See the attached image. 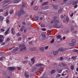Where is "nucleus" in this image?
Listing matches in <instances>:
<instances>
[{
  "instance_id": "f257e3e1",
  "label": "nucleus",
  "mask_w": 78,
  "mask_h": 78,
  "mask_svg": "<svg viewBox=\"0 0 78 78\" xmlns=\"http://www.w3.org/2000/svg\"><path fill=\"white\" fill-rule=\"evenodd\" d=\"M67 50V49L66 48H60L58 49L57 50V51L53 52V54L54 55H57L58 54V53L59 51H65Z\"/></svg>"
},
{
  "instance_id": "f03ea898",
  "label": "nucleus",
  "mask_w": 78,
  "mask_h": 78,
  "mask_svg": "<svg viewBox=\"0 0 78 78\" xmlns=\"http://www.w3.org/2000/svg\"><path fill=\"white\" fill-rule=\"evenodd\" d=\"M19 48H20L19 51H22L23 50H27V47L24 44H20L19 46Z\"/></svg>"
},
{
  "instance_id": "7ed1b4c3",
  "label": "nucleus",
  "mask_w": 78,
  "mask_h": 78,
  "mask_svg": "<svg viewBox=\"0 0 78 78\" xmlns=\"http://www.w3.org/2000/svg\"><path fill=\"white\" fill-rule=\"evenodd\" d=\"M59 22V21L58 20H55V22H54V25H53V27L55 28H61L60 26H58V23Z\"/></svg>"
},
{
  "instance_id": "20e7f679",
  "label": "nucleus",
  "mask_w": 78,
  "mask_h": 78,
  "mask_svg": "<svg viewBox=\"0 0 78 78\" xmlns=\"http://www.w3.org/2000/svg\"><path fill=\"white\" fill-rule=\"evenodd\" d=\"M24 12V11H23V7L22 8H21L20 11L18 13V17H20L21 15L23 14V13Z\"/></svg>"
},
{
  "instance_id": "39448f33",
  "label": "nucleus",
  "mask_w": 78,
  "mask_h": 78,
  "mask_svg": "<svg viewBox=\"0 0 78 78\" xmlns=\"http://www.w3.org/2000/svg\"><path fill=\"white\" fill-rule=\"evenodd\" d=\"M9 4V2L8 1H5L4 2V3L3 4L2 6L3 7H5V6H8V5Z\"/></svg>"
},
{
  "instance_id": "423d86ee",
  "label": "nucleus",
  "mask_w": 78,
  "mask_h": 78,
  "mask_svg": "<svg viewBox=\"0 0 78 78\" xmlns=\"http://www.w3.org/2000/svg\"><path fill=\"white\" fill-rule=\"evenodd\" d=\"M7 69L10 71H12L16 69V67H8Z\"/></svg>"
},
{
  "instance_id": "0eeeda50",
  "label": "nucleus",
  "mask_w": 78,
  "mask_h": 78,
  "mask_svg": "<svg viewBox=\"0 0 78 78\" xmlns=\"http://www.w3.org/2000/svg\"><path fill=\"white\" fill-rule=\"evenodd\" d=\"M21 1V0H14L13 3H19Z\"/></svg>"
},
{
  "instance_id": "6e6552de",
  "label": "nucleus",
  "mask_w": 78,
  "mask_h": 78,
  "mask_svg": "<svg viewBox=\"0 0 78 78\" xmlns=\"http://www.w3.org/2000/svg\"><path fill=\"white\" fill-rule=\"evenodd\" d=\"M19 50V48L16 47L15 49H13L12 51V53H14L15 51H16L17 50Z\"/></svg>"
},
{
  "instance_id": "1a4fd4ad",
  "label": "nucleus",
  "mask_w": 78,
  "mask_h": 78,
  "mask_svg": "<svg viewBox=\"0 0 78 78\" xmlns=\"http://www.w3.org/2000/svg\"><path fill=\"white\" fill-rule=\"evenodd\" d=\"M59 66H64V67H65L66 66H67V64L62 63L60 64Z\"/></svg>"
},
{
  "instance_id": "9d476101",
  "label": "nucleus",
  "mask_w": 78,
  "mask_h": 78,
  "mask_svg": "<svg viewBox=\"0 0 78 78\" xmlns=\"http://www.w3.org/2000/svg\"><path fill=\"white\" fill-rule=\"evenodd\" d=\"M36 66V67H40L41 66H43V64H41V63H38L37 64L35 65Z\"/></svg>"
},
{
  "instance_id": "9b49d317",
  "label": "nucleus",
  "mask_w": 78,
  "mask_h": 78,
  "mask_svg": "<svg viewBox=\"0 0 78 78\" xmlns=\"http://www.w3.org/2000/svg\"><path fill=\"white\" fill-rule=\"evenodd\" d=\"M52 7H53L54 9H57L58 8V6L55 5H53L52 6Z\"/></svg>"
},
{
  "instance_id": "f8f14e48",
  "label": "nucleus",
  "mask_w": 78,
  "mask_h": 78,
  "mask_svg": "<svg viewBox=\"0 0 78 78\" xmlns=\"http://www.w3.org/2000/svg\"><path fill=\"white\" fill-rule=\"evenodd\" d=\"M49 8V6H45L44 8H43L42 9L43 10H46V9H47Z\"/></svg>"
},
{
  "instance_id": "ddd939ff",
  "label": "nucleus",
  "mask_w": 78,
  "mask_h": 78,
  "mask_svg": "<svg viewBox=\"0 0 78 78\" xmlns=\"http://www.w3.org/2000/svg\"><path fill=\"white\" fill-rule=\"evenodd\" d=\"M62 9L60 8L59 9L58 11V14H61V13L62 12Z\"/></svg>"
},
{
  "instance_id": "4468645a",
  "label": "nucleus",
  "mask_w": 78,
  "mask_h": 78,
  "mask_svg": "<svg viewBox=\"0 0 78 78\" xmlns=\"http://www.w3.org/2000/svg\"><path fill=\"white\" fill-rule=\"evenodd\" d=\"M8 15V10H6V12L5 13L4 15V16H7Z\"/></svg>"
},
{
  "instance_id": "2eb2a0df",
  "label": "nucleus",
  "mask_w": 78,
  "mask_h": 78,
  "mask_svg": "<svg viewBox=\"0 0 78 78\" xmlns=\"http://www.w3.org/2000/svg\"><path fill=\"white\" fill-rule=\"evenodd\" d=\"M56 72V70H52L51 72V74H53V73H55Z\"/></svg>"
},
{
  "instance_id": "dca6fc26",
  "label": "nucleus",
  "mask_w": 78,
  "mask_h": 78,
  "mask_svg": "<svg viewBox=\"0 0 78 78\" xmlns=\"http://www.w3.org/2000/svg\"><path fill=\"white\" fill-rule=\"evenodd\" d=\"M31 63L34 64L35 62V61L34 58H32L31 59Z\"/></svg>"
},
{
  "instance_id": "f3484780",
  "label": "nucleus",
  "mask_w": 78,
  "mask_h": 78,
  "mask_svg": "<svg viewBox=\"0 0 78 78\" xmlns=\"http://www.w3.org/2000/svg\"><path fill=\"white\" fill-rule=\"evenodd\" d=\"M24 76L26 78H28L29 77V75L27 74V73H24Z\"/></svg>"
},
{
  "instance_id": "a211bd4d",
  "label": "nucleus",
  "mask_w": 78,
  "mask_h": 78,
  "mask_svg": "<svg viewBox=\"0 0 78 78\" xmlns=\"http://www.w3.org/2000/svg\"><path fill=\"white\" fill-rule=\"evenodd\" d=\"M34 19L35 20V21H36L37 19H38V16H37L34 17Z\"/></svg>"
},
{
  "instance_id": "6ab92c4d",
  "label": "nucleus",
  "mask_w": 78,
  "mask_h": 78,
  "mask_svg": "<svg viewBox=\"0 0 78 78\" xmlns=\"http://www.w3.org/2000/svg\"><path fill=\"white\" fill-rule=\"evenodd\" d=\"M78 3V0H77L73 3V5H76V4H77Z\"/></svg>"
},
{
  "instance_id": "aec40b11",
  "label": "nucleus",
  "mask_w": 78,
  "mask_h": 78,
  "mask_svg": "<svg viewBox=\"0 0 78 78\" xmlns=\"http://www.w3.org/2000/svg\"><path fill=\"white\" fill-rule=\"evenodd\" d=\"M40 50L41 51H44V47L41 48H40Z\"/></svg>"
},
{
  "instance_id": "412c9836",
  "label": "nucleus",
  "mask_w": 78,
  "mask_h": 78,
  "mask_svg": "<svg viewBox=\"0 0 78 78\" xmlns=\"http://www.w3.org/2000/svg\"><path fill=\"white\" fill-rule=\"evenodd\" d=\"M34 10H37V9H38V6H36L34 7Z\"/></svg>"
},
{
  "instance_id": "4be33fe9",
  "label": "nucleus",
  "mask_w": 78,
  "mask_h": 78,
  "mask_svg": "<svg viewBox=\"0 0 78 78\" xmlns=\"http://www.w3.org/2000/svg\"><path fill=\"white\" fill-rule=\"evenodd\" d=\"M5 31V29L2 28L1 29V32H4V31Z\"/></svg>"
},
{
  "instance_id": "5701e85b",
  "label": "nucleus",
  "mask_w": 78,
  "mask_h": 78,
  "mask_svg": "<svg viewBox=\"0 0 78 78\" xmlns=\"http://www.w3.org/2000/svg\"><path fill=\"white\" fill-rule=\"evenodd\" d=\"M55 42V39L53 38L51 41V44Z\"/></svg>"
},
{
  "instance_id": "b1692460",
  "label": "nucleus",
  "mask_w": 78,
  "mask_h": 78,
  "mask_svg": "<svg viewBox=\"0 0 78 78\" xmlns=\"http://www.w3.org/2000/svg\"><path fill=\"white\" fill-rule=\"evenodd\" d=\"M69 44L70 46H73V45H75V44L74 43H70Z\"/></svg>"
},
{
  "instance_id": "393cba45",
  "label": "nucleus",
  "mask_w": 78,
  "mask_h": 78,
  "mask_svg": "<svg viewBox=\"0 0 78 78\" xmlns=\"http://www.w3.org/2000/svg\"><path fill=\"white\" fill-rule=\"evenodd\" d=\"M41 35H42L43 37H44V38H45V35L44 33H42L41 34Z\"/></svg>"
},
{
  "instance_id": "a878e982",
  "label": "nucleus",
  "mask_w": 78,
  "mask_h": 78,
  "mask_svg": "<svg viewBox=\"0 0 78 78\" xmlns=\"http://www.w3.org/2000/svg\"><path fill=\"white\" fill-rule=\"evenodd\" d=\"M48 2H45L44 3H43L42 5H47V3H48Z\"/></svg>"
},
{
  "instance_id": "bb28decb",
  "label": "nucleus",
  "mask_w": 78,
  "mask_h": 78,
  "mask_svg": "<svg viewBox=\"0 0 78 78\" xmlns=\"http://www.w3.org/2000/svg\"><path fill=\"white\" fill-rule=\"evenodd\" d=\"M59 76H61V74H58L56 75V78H58V77H59Z\"/></svg>"
},
{
  "instance_id": "cd10ccee",
  "label": "nucleus",
  "mask_w": 78,
  "mask_h": 78,
  "mask_svg": "<svg viewBox=\"0 0 78 78\" xmlns=\"http://www.w3.org/2000/svg\"><path fill=\"white\" fill-rule=\"evenodd\" d=\"M15 31L14 28L13 27L12 28L11 30V32H12V31Z\"/></svg>"
},
{
  "instance_id": "c85d7f7f",
  "label": "nucleus",
  "mask_w": 78,
  "mask_h": 78,
  "mask_svg": "<svg viewBox=\"0 0 78 78\" xmlns=\"http://www.w3.org/2000/svg\"><path fill=\"white\" fill-rule=\"evenodd\" d=\"M14 12V10H11L9 12L10 14H12V13Z\"/></svg>"
},
{
  "instance_id": "c756f323",
  "label": "nucleus",
  "mask_w": 78,
  "mask_h": 78,
  "mask_svg": "<svg viewBox=\"0 0 78 78\" xmlns=\"http://www.w3.org/2000/svg\"><path fill=\"white\" fill-rule=\"evenodd\" d=\"M37 69V68L35 67L34 69H33L32 70V72H34Z\"/></svg>"
},
{
  "instance_id": "7c9ffc66",
  "label": "nucleus",
  "mask_w": 78,
  "mask_h": 78,
  "mask_svg": "<svg viewBox=\"0 0 78 78\" xmlns=\"http://www.w3.org/2000/svg\"><path fill=\"white\" fill-rule=\"evenodd\" d=\"M28 61L25 60L23 62V64H25V63H27L28 62Z\"/></svg>"
},
{
  "instance_id": "2f4dec72",
  "label": "nucleus",
  "mask_w": 78,
  "mask_h": 78,
  "mask_svg": "<svg viewBox=\"0 0 78 78\" xmlns=\"http://www.w3.org/2000/svg\"><path fill=\"white\" fill-rule=\"evenodd\" d=\"M3 17H2V16H0V21L1 20V21H3Z\"/></svg>"
},
{
  "instance_id": "473e14b6",
  "label": "nucleus",
  "mask_w": 78,
  "mask_h": 78,
  "mask_svg": "<svg viewBox=\"0 0 78 78\" xmlns=\"http://www.w3.org/2000/svg\"><path fill=\"white\" fill-rule=\"evenodd\" d=\"M29 50H30V51H34V49L33 48H31L29 49Z\"/></svg>"
},
{
  "instance_id": "72a5a7b5",
  "label": "nucleus",
  "mask_w": 78,
  "mask_h": 78,
  "mask_svg": "<svg viewBox=\"0 0 78 78\" xmlns=\"http://www.w3.org/2000/svg\"><path fill=\"white\" fill-rule=\"evenodd\" d=\"M66 20H67V22H68L69 20V18H68V16L66 17Z\"/></svg>"
},
{
  "instance_id": "f704fd0d",
  "label": "nucleus",
  "mask_w": 78,
  "mask_h": 78,
  "mask_svg": "<svg viewBox=\"0 0 78 78\" xmlns=\"http://www.w3.org/2000/svg\"><path fill=\"white\" fill-rule=\"evenodd\" d=\"M8 31L7 30H6L5 32V35H7L8 34Z\"/></svg>"
},
{
  "instance_id": "c9c22d12",
  "label": "nucleus",
  "mask_w": 78,
  "mask_h": 78,
  "mask_svg": "<svg viewBox=\"0 0 78 78\" xmlns=\"http://www.w3.org/2000/svg\"><path fill=\"white\" fill-rule=\"evenodd\" d=\"M70 69L71 70H73V69H74V66H71Z\"/></svg>"
},
{
  "instance_id": "e433bc0d",
  "label": "nucleus",
  "mask_w": 78,
  "mask_h": 78,
  "mask_svg": "<svg viewBox=\"0 0 78 78\" xmlns=\"http://www.w3.org/2000/svg\"><path fill=\"white\" fill-rule=\"evenodd\" d=\"M11 33H12V34L13 35L15 34V30H14V31H12V32H11Z\"/></svg>"
},
{
  "instance_id": "4c0bfd02",
  "label": "nucleus",
  "mask_w": 78,
  "mask_h": 78,
  "mask_svg": "<svg viewBox=\"0 0 78 78\" xmlns=\"http://www.w3.org/2000/svg\"><path fill=\"white\" fill-rule=\"evenodd\" d=\"M72 42H73V43H75L76 42V40L75 39H73L72 40Z\"/></svg>"
},
{
  "instance_id": "58836bf2",
  "label": "nucleus",
  "mask_w": 78,
  "mask_h": 78,
  "mask_svg": "<svg viewBox=\"0 0 78 78\" xmlns=\"http://www.w3.org/2000/svg\"><path fill=\"white\" fill-rule=\"evenodd\" d=\"M73 51H74V52H77V51H78V50L74 49L73 50Z\"/></svg>"
},
{
  "instance_id": "ea45409f",
  "label": "nucleus",
  "mask_w": 78,
  "mask_h": 78,
  "mask_svg": "<svg viewBox=\"0 0 78 78\" xmlns=\"http://www.w3.org/2000/svg\"><path fill=\"white\" fill-rule=\"evenodd\" d=\"M57 37L58 39H60V38L61 37V35H58L57 36Z\"/></svg>"
},
{
  "instance_id": "a19ab883",
  "label": "nucleus",
  "mask_w": 78,
  "mask_h": 78,
  "mask_svg": "<svg viewBox=\"0 0 78 78\" xmlns=\"http://www.w3.org/2000/svg\"><path fill=\"white\" fill-rule=\"evenodd\" d=\"M41 27H45V25L43 24H41Z\"/></svg>"
},
{
  "instance_id": "79ce46f5",
  "label": "nucleus",
  "mask_w": 78,
  "mask_h": 78,
  "mask_svg": "<svg viewBox=\"0 0 78 78\" xmlns=\"http://www.w3.org/2000/svg\"><path fill=\"white\" fill-rule=\"evenodd\" d=\"M22 5H23V7H25V2L23 3Z\"/></svg>"
},
{
  "instance_id": "37998d69",
  "label": "nucleus",
  "mask_w": 78,
  "mask_h": 78,
  "mask_svg": "<svg viewBox=\"0 0 78 78\" xmlns=\"http://www.w3.org/2000/svg\"><path fill=\"white\" fill-rule=\"evenodd\" d=\"M10 39V38H8L7 39L6 41L7 42H8Z\"/></svg>"
},
{
  "instance_id": "c03bdc74",
  "label": "nucleus",
  "mask_w": 78,
  "mask_h": 78,
  "mask_svg": "<svg viewBox=\"0 0 78 78\" xmlns=\"http://www.w3.org/2000/svg\"><path fill=\"white\" fill-rule=\"evenodd\" d=\"M48 48V46H46L45 48V50H47Z\"/></svg>"
},
{
  "instance_id": "a18cd8bd",
  "label": "nucleus",
  "mask_w": 78,
  "mask_h": 78,
  "mask_svg": "<svg viewBox=\"0 0 78 78\" xmlns=\"http://www.w3.org/2000/svg\"><path fill=\"white\" fill-rule=\"evenodd\" d=\"M21 29L23 30H24V29H25V26H22Z\"/></svg>"
},
{
  "instance_id": "49530a36",
  "label": "nucleus",
  "mask_w": 78,
  "mask_h": 78,
  "mask_svg": "<svg viewBox=\"0 0 78 78\" xmlns=\"http://www.w3.org/2000/svg\"><path fill=\"white\" fill-rule=\"evenodd\" d=\"M6 23H9V20H7L6 21Z\"/></svg>"
},
{
  "instance_id": "de8ad7c7",
  "label": "nucleus",
  "mask_w": 78,
  "mask_h": 78,
  "mask_svg": "<svg viewBox=\"0 0 78 78\" xmlns=\"http://www.w3.org/2000/svg\"><path fill=\"white\" fill-rule=\"evenodd\" d=\"M5 44V42H4L2 43L1 45H4Z\"/></svg>"
},
{
  "instance_id": "09e8293b",
  "label": "nucleus",
  "mask_w": 78,
  "mask_h": 78,
  "mask_svg": "<svg viewBox=\"0 0 78 78\" xmlns=\"http://www.w3.org/2000/svg\"><path fill=\"white\" fill-rule=\"evenodd\" d=\"M17 68L18 69V70H20V69H21V68L20 67H17Z\"/></svg>"
},
{
  "instance_id": "8fccbe9b",
  "label": "nucleus",
  "mask_w": 78,
  "mask_h": 78,
  "mask_svg": "<svg viewBox=\"0 0 78 78\" xmlns=\"http://www.w3.org/2000/svg\"><path fill=\"white\" fill-rule=\"evenodd\" d=\"M16 35V36H20V34L19 33H17Z\"/></svg>"
},
{
  "instance_id": "3c124183",
  "label": "nucleus",
  "mask_w": 78,
  "mask_h": 78,
  "mask_svg": "<svg viewBox=\"0 0 78 78\" xmlns=\"http://www.w3.org/2000/svg\"><path fill=\"white\" fill-rule=\"evenodd\" d=\"M22 24L23 25H26V23L25 22H23L22 23Z\"/></svg>"
},
{
  "instance_id": "603ef678",
  "label": "nucleus",
  "mask_w": 78,
  "mask_h": 78,
  "mask_svg": "<svg viewBox=\"0 0 78 78\" xmlns=\"http://www.w3.org/2000/svg\"><path fill=\"white\" fill-rule=\"evenodd\" d=\"M47 32L48 33H51V31L49 30H48Z\"/></svg>"
},
{
  "instance_id": "864d4df0",
  "label": "nucleus",
  "mask_w": 78,
  "mask_h": 78,
  "mask_svg": "<svg viewBox=\"0 0 78 78\" xmlns=\"http://www.w3.org/2000/svg\"><path fill=\"white\" fill-rule=\"evenodd\" d=\"M58 72H59V73H61V69H59V70H58Z\"/></svg>"
},
{
  "instance_id": "5fc2aeb1",
  "label": "nucleus",
  "mask_w": 78,
  "mask_h": 78,
  "mask_svg": "<svg viewBox=\"0 0 78 78\" xmlns=\"http://www.w3.org/2000/svg\"><path fill=\"white\" fill-rule=\"evenodd\" d=\"M33 3H34V1H33L31 2V6H32L33 5Z\"/></svg>"
},
{
  "instance_id": "6e6d98bb",
  "label": "nucleus",
  "mask_w": 78,
  "mask_h": 78,
  "mask_svg": "<svg viewBox=\"0 0 78 78\" xmlns=\"http://www.w3.org/2000/svg\"><path fill=\"white\" fill-rule=\"evenodd\" d=\"M3 11V9H0V12H2Z\"/></svg>"
},
{
  "instance_id": "4d7b16f0",
  "label": "nucleus",
  "mask_w": 78,
  "mask_h": 78,
  "mask_svg": "<svg viewBox=\"0 0 78 78\" xmlns=\"http://www.w3.org/2000/svg\"><path fill=\"white\" fill-rule=\"evenodd\" d=\"M3 40L2 39V38H0V42H3Z\"/></svg>"
},
{
  "instance_id": "13d9d810",
  "label": "nucleus",
  "mask_w": 78,
  "mask_h": 78,
  "mask_svg": "<svg viewBox=\"0 0 78 78\" xmlns=\"http://www.w3.org/2000/svg\"><path fill=\"white\" fill-rule=\"evenodd\" d=\"M56 64H57L56 63H55L53 65L55 67V66H57V65Z\"/></svg>"
},
{
  "instance_id": "bf43d9fd",
  "label": "nucleus",
  "mask_w": 78,
  "mask_h": 78,
  "mask_svg": "<svg viewBox=\"0 0 78 78\" xmlns=\"http://www.w3.org/2000/svg\"><path fill=\"white\" fill-rule=\"evenodd\" d=\"M60 59L61 61H62V60H63V58H62V57H61Z\"/></svg>"
},
{
  "instance_id": "052dcab7",
  "label": "nucleus",
  "mask_w": 78,
  "mask_h": 78,
  "mask_svg": "<svg viewBox=\"0 0 78 78\" xmlns=\"http://www.w3.org/2000/svg\"><path fill=\"white\" fill-rule=\"evenodd\" d=\"M3 57H1L0 58V61H2Z\"/></svg>"
},
{
  "instance_id": "680f3d73",
  "label": "nucleus",
  "mask_w": 78,
  "mask_h": 78,
  "mask_svg": "<svg viewBox=\"0 0 78 78\" xmlns=\"http://www.w3.org/2000/svg\"><path fill=\"white\" fill-rule=\"evenodd\" d=\"M32 43H33L32 41H31L29 42V44H30H30H32Z\"/></svg>"
},
{
  "instance_id": "e2e57ef3",
  "label": "nucleus",
  "mask_w": 78,
  "mask_h": 78,
  "mask_svg": "<svg viewBox=\"0 0 78 78\" xmlns=\"http://www.w3.org/2000/svg\"><path fill=\"white\" fill-rule=\"evenodd\" d=\"M64 15H61V18L62 19V18H64Z\"/></svg>"
},
{
  "instance_id": "0e129e2a",
  "label": "nucleus",
  "mask_w": 78,
  "mask_h": 78,
  "mask_svg": "<svg viewBox=\"0 0 78 78\" xmlns=\"http://www.w3.org/2000/svg\"><path fill=\"white\" fill-rule=\"evenodd\" d=\"M67 60L68 61H70V58H69L68 59H67Z\"/></svg>"
},
{
  "instance_id": "69168bd1",
  "label": "nucleus",
  "mask_w": 78,
  "mask_h": 78,
  "mask_svg": "<svg viewBox=\"0 0 78 78\" xmlns=\"http://www.w3.org/2000/svg\"><path fill=\"white\" fill-rule=\"evenodd\" d=\"M21 39H22V38L21 37H20L19 39H18V41H20V40H21Z\"/></svg>"
},
{
  "instance_id": "338daca9",
  "label": "nucleus",
  "mask_w": 78,
  "mask_h": 78,
  "mask_svg": "<svg viewBox=\"0 0 78 78\" xmlns=\"http://www.w3.org/2000/svg\"><path fill=\"white\" fill-rule=\"evenodd\" d=\"M28 14H26L25 15V17H28Z\"/></svg>"
},
{
  "instance_id": "774afa93",
  "label": "nucleus",
  "mask_w": 78,
  "mask_h": 78,
  "mask_svg": "<svg viewBox=\"0 0 78 78\" xmlns=\"http://www.w3.org/2000/svg\"><path fill=\"white\" fill-rule=\"evenodd\" d=\"M42 30L44 31H45V28H43L42 29Z\"/></svg>"
}]
</instances>
